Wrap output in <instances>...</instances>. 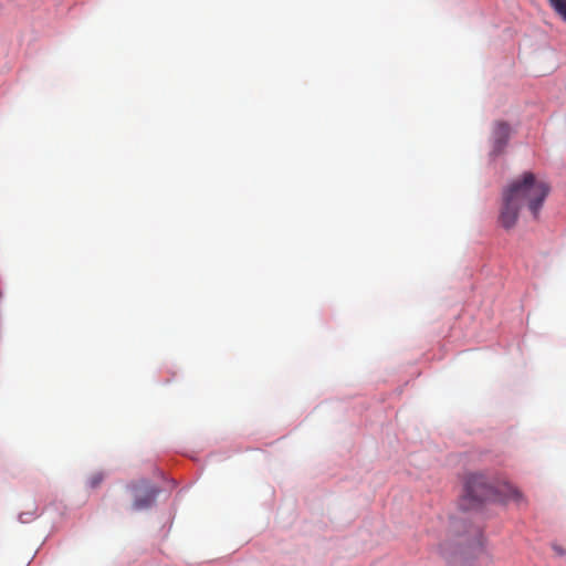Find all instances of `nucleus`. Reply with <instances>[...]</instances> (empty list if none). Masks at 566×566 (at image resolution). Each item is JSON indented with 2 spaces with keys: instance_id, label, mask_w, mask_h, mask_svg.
Returning a JSON list of instances; mask_svg holds the SVG:
<instances>
[{
  "instance_id": "nucleus-7",
  "label": "nucleus",
  "mask_w": 566,
  "mask_h": 566,
  "mask_svg": "<svg viewBox=\"0 0 566 566\" xmlns=\"http://www.w3.org/2000/svg\"><path fill=\"white\" fill-rule=\"evenodd\" d=\"M439 553L447 560H450L453 555V551L449 549L447 545L444 546V544L439 545Z\"/></svg>"
},
{
  "instance_id": "nucleus-6",
  "label": "nucleus",
  "mask_w": 566,
  "mask_h": 566,
  "mask_svg": "<svg viewBox=\"0 0 566 566\" xmlns=\"http://www.w3.org/2000/svg\"><path fill=\"white\" fill-rule=\"evenodd\" d=\"M549 6L554 9L563 21L566 22V0H548Z\"/></svg>"
},
{
  "instance_id": "nucleus-3",
  "label": "nucleus",
  "mask_w": 566,
  "mask_h": 566,
  "mask_svg": "<svg viewBox=\"0 0 566 566\" xmlns=\"http://www.w3.org/2000/svg\"><path fill=\"white\" fill-rule=\"evenodd\" d=\"M511 127L505 122H496L492 129V154L499 155L503 151L510 138Z\"/></svg>"
},
{
  "instance_id": "nucleus-8",
  "label": "nucleus",
  "mask_w": 566,
  "mask_h": 566,
  "mask_svg": "<svg viewBox=\"0 0 566 566\" xmlns=\"http://www.w3.org/2000/svg\"><path fill=\"white\" fill-rule=\"evenodd\" d=\"M102 481H103V474L96 473V474L92 475V478L90 479V485H91V488H97Z\"/></svg>"
},
{
  "instance_id": "nucleus-1",
  "label": "nucleus",
  "mask_w": 566,
  "mask_h": 566,
  "mask_svg": "<svg viewBox=\"0 0 566 566\" xmlns=\"http://www.w3.org/2000/svg\"><path fill=\"white\" fill-rule=\"evenodd\" d=\"M549 191V185L538 179L533 172H524L512 180L502 193L500 224L506 230L514 228L523 210L537 220Z\"/></svg>"
},
{
  "instance_id": "nucleus-4",
  "label": "nucleus",
  "mask_w": 566,
  "mask_h": 566,
  "mask_svg": "<svg viewBox=\"0 0 566 566\" xmlns=\"http://www.w3.org/2000/svg\"><path fill=\"white\" fill-rule=\"evenodd\" d=\"M450 532L452 534H457L458 537H459L457 546H460V545H463V544H468L469 543V539H468L469 536L479 537L481 535V531H480L479 527H471L470 526V528H467L465 523L460 521V520H453L451 522Z\"/></svg>"
},
{
  "instance_id": "nucleus-9",
  "label": "nucleus",
  "mask_w": 566,
  "mask_h": 566,
  "mask_svg": "<svg viewBox=\"0 0 566 566\" xmlns=\"http://www.w3.org/2000/svg\"><path fill=\"white\" fill-rule=\"evenodd\" d=\"M507 490L510 492L511 497L515 500H518L521 497V493L517 490L513 489L512 486H507Z\"/></svg>"
},
{
  "instance_id": "nucleus-5",
  "label": "nucleus",
  "mask_w": 566,
  "mask_h": 566,
  "mask_svg": "<svg viewBox=\"0 0 566 566\" xmlns=\"http://www.w3.org/2000/svg\"><path fill=\"white\" fill-rule=\"evenodd\" d=\"M157 494L158 489L154 486H147L143 495H136L135 501L133 503V509L136 511H142L150 507L154 504Z\"/></svg>"
},
{
  "instance_id": "nucleus-2",
  "label": "nucleus",
  "mask_w": 566,
  "mask_h": 566,
  "mask_svg": "<svg viewBox=\"0 0 566 566\" xmlns=\"http://www.w3.org/2000/svg\"><path fill=\"white\" fill-rule=\"evenodd\" d=\"M499 500L494 484L482 473H468L463 480V490L459 506L464 510H475L488 502Z\"/></svg>"
}]
</instances>
